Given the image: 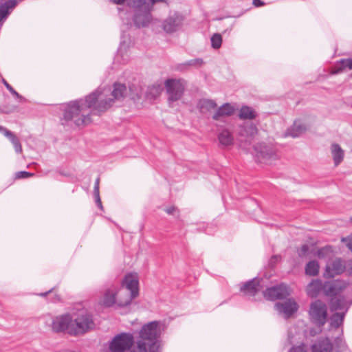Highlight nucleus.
I'll use <instances>...</instances> for the list:
<instances>
[{
  "label": "nucleus",
  "instance_id": "nucleus-1",
  "mask_svg": "<svg viewBox=\"0 0 352 352\" xmlns=\"http://www.w3.org/2000/svg\"><path fill=\"white\" fill-rule=\"evenodd\" d=\"M102 92L96 90L85 99L72 101L67 104V120H72L78 126H84L91 122L90 114H100L111 108L114 100L111 98L100 99Z\"/></svg>",
  "mask_w": 352,
  "mask_h": 352
},
{
  "label": "nucleus",
  "instance_id": "nucleus-2",
  "mask_svg": "<svg viewBox=\"0 0 352 352\" xmlns=\"http://www.w3.org/2000/svg\"><path fill=\"white\" fill-rule=\"evenodd\" d=\"M74 320L69 321L67 315V333L81 336L94 329L95 323L92 315L86 309H78Z\"/></svg>",
  "mask_w": 352,
  "mask_h": 352
},
{
  "label": "nucleus",
  "instance_id": "nucleus-3",
  "mask_svg": "<svg viewBox=\"0 0 352 352\" xmlns=\"http://www.w3.org/2000/svg\"><path fill=\"white\" fill-rule=\"evenodd\" d=\"M122 285L126 288L124 295L126 296V298L123 300L122 298V294L120 295V298H118V307H124L131 305V301L139 295V282L136 276L131 274L126 275Z\"/></svg>",
  "mask_w": 352,
  "mask_h": 352
},
{
  "label": "nucleus",
  "instance_id": "nucleus-4",
  "mask_svg": "<svg viewBox=\"0 0 352 352\" xmlns=\"http://www.w3.org/2000/svg\"><path fill=\"white\" fill-rule=\"evenodd\" d=\"M164 85L168 94V100L169 102H173L180 100L183 96L186 81L182 78H168L165 81Z\"/></svg>",
  "mask_w": 352,
  "mask_h": 352
},
{
  "label": "nucleus",
  "instance_id": "nucleus-5",
  "mask_svg": "<svg viewBox=\"0 0 352 352\" xmlns=\"http://www.w3.org/2000/svg\"><path fill=\"white\" fill-rule=\"evenodd\" d=\"M311 320L319 327L323 326L327 319V307L324 302L316 300L311 302L309 311Z\"/></svg>",
  "mask_w": 352,
  "mask_h": 352
},
{
  "label": "nucleus",
  "instance_id": "nucleus-6",
  "mask_svg": "<svg viewBox=\"0 0 352 352\" xmlns=\"http://www.w3.org/2000/svg\"><path fill=\"white\" fill-rule=\"evenodd\" d=\"M159 322L153 321L144 324L140 331V340L145 342L150 346V351L156 343L160 334L158 329Z\"/></svg>",
  "mask_w": 352,
  "mask_h": 352
},
{
  "label": "nucleus",
  "instance_id": "nucleus-7",
  "mask_svg": "<svg viewBox=\"0 0 352 352\" xmlns=\"http://www.w3.org/2000/svg\"><path fill=\"white\" fill-rule=\"evenodd\" d=\"M134 343L133 336L131 333H122L116 336L109 344L111 352H124L129 349Z\"/></svg>",
  "mask_w": 352,
  "mask_h": 352
},
{
  "label": "nucleus",
  "instance_id": "nucleus-8",
  "mask_svg": "<svg viewBox=\"0 0 352 352\" xmlns=\"http://www.w3.org/2000/svg\"><path fill=\"white\" fill-rule=\"evenodd\" d=\"M256 157L261 163L270 164L272 161L278 159L276 149L264 143L258 144L254 146Z\"/></svg>",
  "mask_w": 352,
  "mask_h": 352
},
{
  "label": "nucleus",
  "instance_id": "nucleus-9",
  "mask_svg": "<svg viewBox=\"0 0 352 352\" xmlns=\"http://www.w3.org/2000/svg\"><path fill=\"white\" fill-rule=\"evenodd\" d=\"M290 295L288 286L284 283L267 288L263 291V296L269 300H276L286 298Z\"/></svg>",
  "mask_w": 352,
  "mask_h": 352
},
{
  "label": "nucleus",
  "instance_id": "nucleus-10",
  "mask_svg": "<svg viewBox=\"0 0 352 352\" xmlns=\"http://www.w3.org/2000/svg\"><path fill=\"white\" fill-rule=\"evenodd\" d=\"M333 344L329 338H320L311 346V352H333ZM289 352H307V350L302 344L292 347Z\"/></svg>",
  "mask_w": 352,
  "mask_h": 352
},
{
  "label": "nucleus",
  "instance_id": "nucleus-11",
  "mask_svg": "<svg viewBox=\"0 0 352 352\" xmlns=\"http://www.w3.org/2000/svg\"><path fill=\"white\" fill-rule=\"evenodd\" d=\"M258 129L253 123H245L239 126L237 135L241 142H245L248 144L251 143L252 140L257 134Z\"/></svg>",
  "mask_w": 352,
  "mask_h": 352
},
{
  "label": "nucleus",
  "instance_id": "nucleus-12",
  "mask_svg": "<svg viewBox=\"0 0 352 352\" xmlns=\"http://www.w3.org/2000/svg\"><path fill=\"white\" fill-rule=\"evenodd\" d=\"M348 285L344 280H335L331 282H326L323 286L324 293L329 296L338 297V295L342 292Z\"/></svg>",
  "mask_w": 352,
  "mask_h": 352
},
{
  "label": "nucleus",
  "instance_id": "nucleus-13",
  "mask_svg": "<svg viewBox=\"0 0 352 352\" xmlns=\"http://www.w3.org/2000/svg\"><path fill=\"white\" fill-rule=\"evenodd\" d=\"M183 21L184 18L182 15L174 13L164 21L162 28L167 33H173L182 26Z\"/></svg>",
  "mask_w": 352,
  "mask_h": 352
},
{
  "label": "nucleus",
  "instance_id": "nucleus-14",
  "mask_svg": "<svg viewBox=\"0 0 352 352\" xmlns=\"http://www.w3.org/2000/svg\"><path fill=\"white\" fill-rule=\"evenodd\" d=\"M344 270V262L341 258H336L327 264L324 275L329 278L333 277L336 275L341 274Z\"/></svg>",
  "mask_w": 352,
  "mask_h": 352
},
{
  "label": "nucleus",
  "instance_id": "nucleus-15",
  "mask_svg": "<svg viewBox=\"0 0 352 352\" xmlns=\"http://www.w3.org/2000/svg\"><path fill=\"white\" fill-rule=\"evenodd\" d=\"M261 280V279L256 278L250 280L242 284L240 291L245 296H254L263 289Z\"/></svg>",
  "mask_w": 352,
  "mask_h": 352
},
{
  "label": "nucleus",
  "instance_id": "nucleus-16",
  "mask_svg": "<svg viewBox=\"0 0 352 352\" xmlns=\"http://www.w3.org/2000/svg\"><path fill=\"white\" fill-rule=\"evenodd\" d=\"M151 21V14L149 11L146 10H142L140 8L135 10L133 21L138 28H143L147 26Z\"/></svg>",
  "mask_w": 352,
  "mask_h": 352
},
{
  "label": "nucleus",
  "instance_id": "nucleus-17",
  "mask_svg": "<svg viewBox=\"0 0 352 352\" xmlns=\"http://www.w3.org/2000/svg\"><path fill=\"white\" fill-rule=\"evenodd\" d=\"M275 307L278 312L285 314L287 316H291L298 310L297 303L291 299L282 303H276Z\"/></svg>",
  "mask_w": 352,
  "mask_h": 352
},
{
  "label": "nucleus",
  "instance_id": "nucleus-18",
  "mask_svg": "<svg viewBox=\"0 0 352 352\" xmlns=\"http://www.w3.org/2000/svg\"><path fill=\"white\" fill-rule=\"evenodd\" d=\"M234 108L229 103H225L221 106L214 114L212 116V118L215 120L223 121L226 117L230 116L234 113Z\"/></svg>",
  "mask_w": 352,
  "mask_h": 352
},
{
  "label": "nucleus",
  "instance_id": "nucleus-19",
  "mask_svg": "<svg viewBox=\"0 0 352 352\" xmlns=\"http://www.w3.org/2000/svg\"><path fill=\"white\" fill-rule=\"evenodd\" d=\"M346 69H352V59L351 58H342L335 63L331 68V74H338L345 72Z\"/></svg>",
  "mask_w": 352,
  "mask_h": 352
},
{
  "label": "nucleus",
  "instance_id": "nucleus-20",
  "mask_svg": "<svg viewBox=\"0 0 352 352\" xmlns=\"http://www.w3.org/2000/svg\"><path fill=\"white\" fill-rule=\"evenodd\" d=\"M330 309L332 311L345 310L344 312L346 313L349 309V305L344 297L338 296V297L331 298L330 301Z\"/></svg>",
  "mask_w": 352,
  "mask_h": 352
},
{
  "label": "nucleus",
  "instance_id": "nucleus-21",
  "mask_svg": "<svg viewBox=\"0 0 352 352\" xmlns=\"http://www.w3.org/2000/svg\"><path fill=\"white\" fill-rule=\"evenodd\" d=\"M307 131V127L305 124L298 121H295L292 126H291L285 132L286 136H291L292 138H297L303 134Z\"/></svg>",
  "mask_w": 352,
  "mask_h": 352
},
{
  "label": "nucleus",
  "instance_id": "nucleus-22",
  "mask_svg": "<svg viewBox=\"0 0 352 352\" xmlns=\"http://www.w3.org/2000/svg\"><path fill=\"white\" fill-rule=\"evenodd\" d=\"M0 132L3 133V135L10 140L16 153H19L22 152L21 142L19 138L12 132L2 126H0Z\"/></svg>",
  "mask_w": 352,
  "mask_h": 352
},
{
  "label": "nucleus",
  "instance_id": "nucleus-23",
  "mask_svg": "<svg viewBox=\"0 0 352 352\" xmlns=\"http://www.w3.org/2000/svg\"><path fill=\"white\" fill-rule=\"evenodd\" d=\"M127 95V88L125 85L121 83H114L111 96L114 102L121 100Z\"/></svg>",
  "mask_w": 352,
  "mask_h": 352
},
{
  "label": "nucleus",
  "instance_id": "nucleus-24",
  "mask_svg": "<svg viewBox=\"0 0 352 352\" xmlns=\"http://www.w3.org/2000/svg\"><path fill=\"white\" fill-rule=\"evenodd\" d=\"M52 328L56 333L64 332L66 329V315L54 317L52 320Z\"/></svg>",
  "mask_w": 352,
  "mask_h": 352
},
{
  "label": "nucleus",
  "instance_id": "nucleus-25",
  "mask_svg": "<svg viewBox=\"0 0 352 352\" xmlns=\"http://www.w3.org/2000/svg\"><path fill=\"white\" fill-rule=\"evenodd\" d=\"M331 154L336 166H338L343 160L344 151L338 144L333 143L331 146Z\"/></svg>",
  "mask_w": 352,
  "mask_h": 352
},
{
  "label": "nucleus",
  "instance_id": "nucleus-26",
  "mask_svg": "<svg viewBox=\"0 0 352 352\" xmlns=\"http://www.w3.org/2000/svg\"><path fill=\"white\" fill-rule=\"evenodd\" d=\"M324 285L320 280H312L307 287V292L311 297L316 296L321 289H323Z\"/></svg>",
  "mask_w": 352,
  "mask_h": 352
},
{
  "label": "nucleus",
  "instance_id": "nucleus-27",
  "mask_svg": "<svg viewBox=\"0 0 352 352\" xmlns=\"http://www.w3.org/2000/svg\"><path fill=\"white\" fill-rule=\"evenodd\" d=\"M117 292H114L110 289H107L103 296V298L101 301L102 305L107 307H112L116 303L118 304V300L116 301V296Z\"/></svg>",
  "mask_w": 352,
  "mask_h": 352
},
{
  "label": "nucleus",
  "instance_id": "nucleus-28",
  "mask_svg": "<svg viewBox=\"0 0 352 352\" xmlns=\"http://www.w3.org/2000/svg\"><path fill=\"white\" fill-rule=\"evenodd\" d=\"M218 140L224 146L232 145L234 142L233 137L228 129H223L219 133Z\"/></svg>",
  "mask_w": 352,
  "mask_h": 352
},
{
  "label": "nucleus",
  "instance_id": "nucleus-29",
  "mask_svg": "<svg viewBox=\"0 0 352 352\" xmlns=\"http://www.w3.org/2000/svg\"><path fill=\"white\" fill-rule=\"evenodd\" d=\"M320 265L317 261H309L305 268V274L310 276H317L319 273Z\"/></svg>",
  "mask_w": 352,
  "mask_h": 352
},
{
  "label": "nucleus",
  "instance_id": "nucleus-30",
  "mask_svg": "<svg viewBox=\"0 0 352 352\" xmlns=\"http://www.w3.org/2000/svg\"><path fill=\"white\" fill-rule=\"evenodd\" d=\"M16 5L15 0H9L0 6V21L6 18L9 14V9H12Z\"/></svg>",
  "mask_w": 352,
  "mask_h": 352
},
{
  "label": "nucleus",
  "instance_id": "nucleus-31",
  "mask_svg": "<svg viewBox=\"0 0 352 352\" xmlns=\"http://www.w3.org/2000/svg\"><path fill=\"white\" fill-rule=\"evenodd\" d=\"M239 116L241 119L252 120L256 118V113L252 107L243 106L240 109Z\"/></svg>",
  "mask_w": 352,
  "mask_h": 352
},
{
  "label": "nucleus",
  "instance_id": "nucleus-32",
  "mask_svg": "<svg viewBox=\"0 0 352 352\" xmlns=\"http://www.w3.org/2000/svg\"><path fill=\"white\" fill-rule=\"evenodd\" d=\"M345 312L333 314L330 318L331 326L336 329L338 328L342 324Z\"/></svg>",
  "mask_w": 352,
  "mask_h": 352
},
{
  "label": "nucleus",
  "instance_id": "nucleus-33",
  "mask_svg": "<svg viewBox=\"0 0 352 352\" xmlns=\"http://www.w3.org/2000/svg\"><path fill=\"white\" fill-rule=\"evenodd\" d=\"M204 61L201 58H195L192 60H190L186 63L180 65L178 67V69L181 71H184L188 68L189 67H200L203 65Z\"/></svg>",
  "mask_w": 352,
  "mask_h": 352
},
{
  "label": "nucleus",
  "instance_id": "nucleus-34",
  "mask_svg": "<svg viewBox=\"0 0 352 352\" xmlns=\"http://www.w3.org/2000/svg\"><path fill=\"white\" fill-rule=\"evenodd\" d=\"M199 107L201 111H210L217 107L216 102L212 100L204 99L199 102Z\"/></svg>",
  "mask_w": 352,
  "mask_h": 352
},
{
  "label": "nucleus",
  "instance_id": "nucleus-35",
  "mask_svg": "<svg viewBox=\"0 0 352 352\" xmlns=\"http://www.w3.org/2000/svg\"><path fill=\"white\" fill-rule=\"evenodd\" d=\"M333 250L331 246L327 245L320 248L317 251V256L320 258L330 257L333 254Z\"/></svg>",
  "mask_w": 352,
  "mask_h": 352
},
{
  "label": "nucleus",
  "instance_id": "nucleus-36",
  "mask_svg": "<svg viewBox=\"0 0 352 352\" xmlns=\"http://www.w3.org/2000/svg\"><path fill=\"white\" fill-rule=\"evenodd\" d=\"M211 45L214 49H219L221 46L222 37L220 34H214L211 37Z\"/></svg>",
  "mask_w": 352,
  "mask_h": 352
},
{
  "label": "nucleus",
  "instance_id": "nucleus-37",
  "mask_svg": "<svg viewBox=\"0 0 352 352\" xmlns=\"http://www.w3.org/2000/svg\"><path fill=\"white\" fill-rule=\"evenodd\" d=\"M2 82L6 86L7 89L14 96H16L17 98L20 99L21 101H24L25 98L19 94L4 79L2 78Z\"/></svg>",
  "mask_w": 352,
  "mask_h": 352
},
{
  "label": "nucleus",
  "instance_id": "nucleus-38",
  "mask_svg": "<svg viewBox=\"0 0 352 352\" xmlns=\"http://www.w3.org/2000/svg\"><path fill=\"white\" fill-rule=\"evenodd\" d=\"M146 343L142 340H138L137 346L133 348L130 352H147Z\"/></svg>",
  "mask_w": 352,
  "mask_h": 352
},
{
  "label": "nucleus",
  "instance_id": "nucleus-39",
  "mask_svg": "<svg viewBox=\"0 0 352 352\" xmlns=\"http://www.w3.org/2000/svg\"><path fill=\"white\" fill-rule=\"evenodd\" d=\"M129 4L138 9L140 8L142 6H145L146 0H128Z\"/></svg>",
  "mask_w": 352,
  "mask_h": 352
},
{
  "label": "nucleus",
  "instance_id": "nucleus-40",
  "mask_svg": "<svg viewBox=\"0 0 352 352\" xmlns=\"http://www.w3.org/2000/svg\"><path fill=\"white\" fill-rule=\"evenodd\" d=\"M309 251V247L307 244H304L301 246V248L298 250V254L300 257H305L307 255Z\"/></svg>",
  "mask_w": 352,
  "mask_h": 352
},
{
  "label": "nucleus",
  "instance_id": "nucleus-41",
  "mask_svg": "<svg viewBox=\"0 0 352 352\" xmlns=\"http://www.w3.org/2000/svg\"><path fill=\"white\" fill-rule=\"evenodd\" d=\"M34 173L27 172V171H19L17 172L15 175L16 179H24L32 177Z\"/></svg>",
  "mask_w": 352,
  "mask_h": 352
},
{
  "label": "nucleus",
  "instance_id": "nucleus-42",
  "mask_svg": "<svg viewBox=\"0 0 352 352\" xmlns=\"http://www.w3.org/2000/svg\"><path fill=\"white\" fill-rule=\"evenodd\" d=\"M165 211L167 214H171V215H175L176 214H179V210L175 206H172L168 208H166L165 209Z\"/></svg>",
  "mask_w": 352,
  "mask_h": 352
},
{
  "label": "nucleus",
  "instance_id": "nucleus-43",
  "mask_svg": "<svg viewBox=\"0 0 352 352\" xmlns=\"http://www.w3.org/2000/svg\"><path fill=\"white\" fill-rule=\"evenodd\" d=\"M160 87L159 86H153L150 89V94H153V97H156L160 94Z\"/></svg>",
  "mask_w": 352,
  "mask_h": 352
},
{
  "label": "nucleus",
  "instance_id": "nucleus-44",
  "mask_svg": "<svg viewBox=\"0 0 352 352\" xmlns=\"http://www.w3.org/2000/svg\"><path fill=\"white\" fill-rule=\"evenodd\" d=\"M99 186H100V177H98L95 182L94 188V195H98L100 194L99 191Z\"/></svg>",
  "mask_w": 352,
  "mask_h": 352
},
{
  "label": "nucleus",
  "instance_id": "nucleus-45",
  "mask_svg": "<svg viewBox=\"0 0 352 352\" xmlns=\"http://www.w3.org/2000/svg\"><path fill=\"white\" fill-rule=\"evenodd\" d=\"M342 241L345 243L346 247L352 251V236L342 239Z\"/></svg>",
  "mask_w": 352,
  "mask_h": 352
},
{
  "label": "nucleus",
  "instance_id": "nucleus-46",
  "mask_svg": "<svg viewBox=\"0 0 352 352\" xmlns=\"http://www.w3.org/2000/svg\"><path fill=\"white\" fill-rule=\"evenodd\" d=\"M94 197H95V199H96V205L98 206V207L102 211H103L104 208H103V206L102 204V201H101V199H100V194H98V195H94Z\"/></svg>",
  "mask_w": 352,
  "mask_h": 352
},
{
  "label": "nucleus",
  "instance_id": "nucleus-47",
  "mask_svg": "<svg viewBox=\"0 0 352 352\" xmlns=\"http://www.w3.org/2000/svg\"><path fill=\"white\" fill-rule=\"evenodd\" d=\"M280 256L278 255L273 256L270 259V265H273L276 262L280 260Z\"/></svg>",
  "mask_w": 352,
  "mask_h": 352
},
{
  "label": "nucleus",
  "instance_id": "nucleus-48",
  "mask_svg": "<svg viewBox=\"0 0 352 352\" xmlns=\"http://www.w3.org/2000/svg\"><path fill=\"white\" fill-rule=\"evenodd\" d=\"M265 3L261 0H253V5L256 7H260L263 6Z\"/></svg>",
  "mask_w": 352,
  "mask_h": 352
},
{
  "label": "nucleus",
  "instance_id": "nucleus-49",
  "mask_svg": "<svg viewBox=\"0 0 352 352\" xmlns=\"http://www.w3.org/2000/svg\"><path fill=\"white\" fill-rule=\"evenodd\" d=\"M126 0H111V1L118 5H122L125 2Z\"/></svg>",
  "mask_w": 352,
  "mask_h": 352
},
{
  "label": "nucleus",
  "instance_id": "nucleus-50",
  "mask_svg": "<svg viewBox=\"0 0 352 352\" xmlns=\"http://www.w3.org/2000/svg\"><path fill=\"white\" fill-rule=\"evenodd\" d=\"M125 292H126V290L125 291L120 290L119 292L118 298H120V295L122 294V298L123 300H125L126 298V296L124 295Z\"/></svg>",
  "mask_w": 352,
  "mask_h": 352
},
{
  "label": "nucleus",
  "instance_id": "nucleus-51",
  "mask_svg": "<svg viewBox=\"0 0 352 352\" xmlns=\"http://www.w3.org/2000/svg\"><path fill=\"white\" fill-rule=\"evenodd\" d=\"M51 292H52V290L50 289L48 292L39 294V296H47L48 294H50Z\"/></svg>",
  "mask_w": 352,
  "mask_h": 352
},
{
  "label": "nucleus",
  "instance_id": "nucleus-52",
  "mask_svg": "<svg viewBox=\"0 0 352 352\" xmlns=\"http://www.w3.org/2000/svg\"><path fill=\"white\" fill-rule=\"evenodd\" d=\"M153 3L155 2H166V0H151Z\"/></svg>",
  "mask_w": 352,
  "mask_h": 352
},
{
  "label": "nucleus",
  "instance_id": "nucleus-53",
  "mask_svg": "<svg viewBox=\"0 0 352 352\" xmlns=\"http://www.w3.org/2000/svg\"><path fill=\"white\" fill-rule=\"evenodd\" d=\"M56 296V300H53V302H56V301H58L60 300V298L57 296V295H55Z\"/></svg>",
  "mask_w": 352,
  "mask_h": 352
},
{
  "label": "nucleus",
  "instance_id": "nucleus-54",
  "mask_svg": "<svg viewBox=\"0 0 352 352\" xmlns=\"http://www.w3.org/2000/svg\"><path fill=\"white\" fill-rule=\"evenodd\" d=\"M63 117H64V118H65V117H66V113H64Z\"/></svg>",
  "mask_w": 352,
  "mask_h": 352
},
{
  "label": "nucleus",
  "instance_id": "nucleus-55",
  "mask_svg": "<svg viewBox=\"0 0 352 352\" xmlns=\"http://www.w3.org/2000/svg\"><path fill=\"white\" fill-rule=\"evenodd\" d=\"M351 223H352V217L351 218Z\"/></svg>",
  "mask_w": 352,
  "mask_h": 352
},
{
  "label": "nucleus",
  "instance_id": "nucleus-56",
  "mask_svg": "<svg viewBox=\"0 0 352 352\" xmlns=\"http://www.w3.org/2000/svg\"><path fill=\"white\" fill-rule=\"evenodd\" d=\"M351 77H352V73H351Z\"/></svg>",
  "mask_w": 352,
  "mask_h": 352
}]
</instances>
